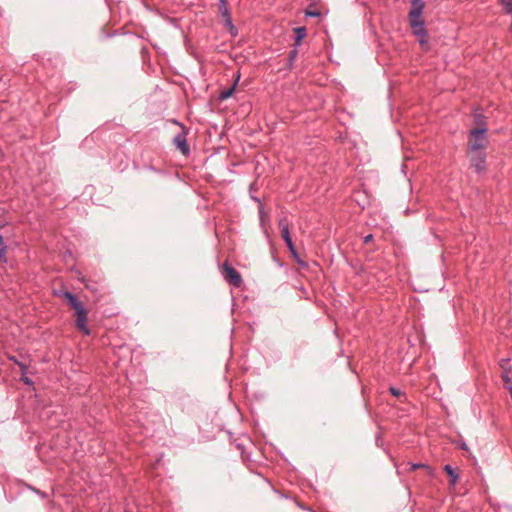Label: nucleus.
Wrapping results in <instances>:
<instances>
[{"label":"nucleus","instance_id":"1","mask_svg":"<svg viewBox=\"0 0 512 512\" xmlns=\"http://www.w3.org/2000/svg\"><path fill=\"white\" fill-rule=\"evenodd\" d=\"M486 132V127H476L470 131L468 152H484L489 144Z\"/></svg>","mask_w":512,"mask_h":512},{"label":"nucleus","instance_id":"2","mask_svg":"<svg viewBox=\"0 0 512 512\" xmlns=\"http://www.w3.org/2000/svg\"><path fill=\"white\" fill-rule=\"evenodd\" d=\"M421 15L422 11L420 6L416 9H411L409 12L410 25L413 33L419 37V42L424 47L427 44V35Z\"/></svg>","mask_w":512,"mask_h":512},{"label":"nucleus","instance_id":"3","mask_svg":"<svg viewBox=\"0 0 512 512\" xmlns=\"http://www.w3.org/2000/svg\"><path fill=\"white\" fill-rule=\"evenodd\" d=\"M222 273L227 282L239 287L242 284V277L238 271L231 267L227 262L223 264Z\"/></svg>","mask_w":512,"mask_h":512},{"label":"nucleus","instance_id":"4","mask_svg":"<svg viewBox=\"0 0 512 512\" xmlns=\"http://www.w3.org/2000/svg\"><path fill=\"white\" fill-rule=\"evenodd\" d=\"M471 166L477 171L485 170V153L484 152H468Z\"/></svg>","mask_w":512,"mask_h":512},{"label":"nucleus","instance_id":"5","mask_svg":"<svg viewBox=\"0 0 512 512\" xmlns=\"http://www.w3.org/2000/svg\"><path fill=\"white\" fill-rule=\"evenodd\" d=\"M279 228L281 231V236L285 240L287 246L289 247L290 251L294 253V244L292 242V239L290 237L289 233V223L286 219H281L279 221Z\"/></svg>","mask_w":512,"mask_h":512},{"label":"nucleus","instance_id":"6","mask_svg":"<svg viewBox=\"0 0 512 512\" xmlns=\"http://www.w3.org/2000/svg\"><path fill=\"white\" fill-rule=\"evenodd\" d=\"M185 132H183L182 134H179L177 136H175L174 138V144L176 145V147L184 154H188L189 152V147L187 145V142H186V139H185Z\"/></svg>","mask_w":512,"mask_h":512},{"label":"nucleus","instance_id":"7","mask_svg":"<svg viewBox=\"0 0 512 512\" xmlns=\"http://www.w3.org/2000/svg\"><path fill=\"white\" fill-rule=\"evenodd\" d=\"M87 323V313L80 314L76 316V327L84 332L85 334H89V330L86 326Z\"/></svg>","mask_w":512,"mask_h":512},{"label":"nucleus","instance_id":"8","mask_svg":"<svg viewBox=\"0 0 512 512\" xmlns=\"http://www.w3.org/2000/svg\"><path fill=\"white\" fill-rule=\"evenodd\" d=\"M238 80H239V76H237V79H236L235 83L233 84V86H231L228 89H224L220 92V95H219L220 100H226L233 95Z\"/></svg>","mask_w":512,"mask_h":512},{"label":"nucleus","instance_id":"9","mask_svg":"<svg viewBox=\"0 0 512 512\" xmlns=\"http://www.w3.org/2000/svg\"><path fill=\"white\" fill-rule=\"evenodd\" d=\"M294 31L296 35L294 45L299 46L306 36V29L304 27H298Z\"/></svg>","mask_w":512,"mask_h":512},{"label":"nucleus","instance_id":"10","mask_svg":"<svg viewBox=\"0 0 512 512\" xmlns=\"http://www.w3.org/2000/svg\"><path fill=\"white\" fill-rule=\"evenodd\" d=\"M444 470L445 472L447 473L448 476H450L451 478V483L452 484H456L457 480H458V475L456 474V472L454 471V469L450 466V465H446L444 467Z\"/></svg>","mask_w":512,"mask_h":512},{"label":"nucleus","instance_id":"11","mask_svg":"<svg viewBox=\"0 0 512 512\" xmlns=\"http://www.w3.org/2000/svg\"><path fill=\"white\" fill-rule=\"evenodd\" d=\"M63 296L67 300L70 307L73 309V307L77 304L78 299L68 291L64 292Z\"/></svg>","mask_w":512,"mask_h":512},{"label":"nucleus","instance_id":"12","mask_svg":"<svg viewBox=\"0 0 512 512\" xmlns=\"http://www.w3.org/2000/svg\"><path fill=\"white\" fill-rule=\"evenodd\" d=\"M219 11L223 17L227 19V21L230 23V17L227 9V2L226 0H223L222 3H220Z\"/></svg>","mask_w":512,"mask_h":512},{"label":"nucleus","instance_id":"13","mask_svg":"<svg viewBox=\"0 0 512 512\" xmlns=\"http://www.w3.org/2000/svg\"><path fill=\"white\" fill-rule=\"evenodd\" d=\"M73 310L75 311L76 316L80 315V314L87 313L83 303L80 301H78L77 304L73 307Z\"/></svg>","mask_w":512,"mask_h":512},{"label":"nucleus","instance_id":"14","mask_svg":"<svg viewBox=\"0 0 512 512\" xmlns=\"http://www.w3.org/2000/svg\"><path fill=\"white\" fill-rule=\"evenodd\" d=\"M501 4L506 13L512 12V0H501Z\"/></svg>","mask_w":512,"mask_h":512},{"label":"nucleus","instance_id":"15","mask_svg":"<svg viewBox=\"0 0 512 512\" xmlns=\"http://www.w3.org/2000/svg\"><path fill=\"white\" fill-rule=\"evenodd\" d=\"M0 260L3 262L7 261V249L4 244L0 245Z\"/></svg>","mask_w":512,"mask_h":512},{"label":"nucleus","instance_id":"16","mask_svg":"<svg viewBox=\"0 0 512 512\" xmlns=\"http://www.w3.org/2000/svg\"><path fill=\"white\" fill-rule=\"evenodd\" d=\"M475 122L477 124V127H486L485 120L482 115H476Z\"/></svg>","mask_w":512,"mask_h":512},{"label":"nucleus","instance_id":"17","mask_svg":"<svg viewBox=\"0 0 512 512\" xmlns=\"http://www.w3.org/2000/svg\"><path fill=\"white\" fill-rule=\"evenodd\" d=\"M418 6H420L421 11H423L424 3L422 0H412V9H416Z\"/></svg>","mask_w":512,"mask_h":512},{"label":"nucleus","instance_id":"18","mask_svg":"<svg viewBox=\"0 0 512 512\" xmlns=\"http://www.w3.org/2000/svg\"><path fill=\"white\" fill-rule=\"evenodd\" d=\"M417 468H427V469H429V467H427V466H426V465H424V464H414V465L412 466V469H413V470H414V469H417Z\"/></svg>","mask_w":512,"mask_h":512},{"label":"nucleus","instance_id":"19","mask_svg":"<svg viewBox=\"0 0 512 512\" xmlns=\"http://www.w3.org/2000/svg\"><path fill=\"white\" fill-rule=\"evenodd\" d=\"M390 391L395 396H399L400 395V391L398 389H396V388L392 387V388H390Z\"/></svg>","mask_w":512,"mask_h":512},{"label":"nucleus","instance_id":"20","mask_svg":"<svg viewBox=\"0 0 512 512\" xmlns=\"http://www.w3.org/2000/svg\"><path fill=\"white\" fill-rule=\"evenodd\" d=\"M507 362L508 361L506 359L501 360V364L500 365H501L503 371H507V369H506Z\"/></svg>","mask_w":512,"mask_h":512},{"label":"nucleus","instance_id":"21","mask_svg":"<svg viewBox=\"0 0 512 512\" xmlns=\"http://www.w3.org/2000/svg\"><path fill=\"white\" fill-rule=\"evenodd\" d=\"M296 55H297V50L296 49H294L293 51L290 52V58L291 59H294L296 57Z\"/></svg>","mask_w":512,"mask_h":512},{"label":"nucleus","instance_id":"22","mask_svg":"<svg viewBox=\"0 0 512 512\" xmlns=\"http://www.w3.org/2000/svg\"><path fill=\"white\" fill-rule=\"evenodd\" d=\"M372 239V235H368L365 237V242H368Z\"/></svg>","mask_w":512,"mask_h":512},{"label":"nucleus","instance_id":"23","mask_svg":"<svg viewBox=\"0 0 512 512\" xmlns=\"http://www.w3.org/2000/svg\"><path fill=\"white\" fill-rule=\"evenodd\" d=\"M308 15H311V16H317L318 14L315 13V12H309Z\"/></svg>","mask_w":512,"mask_h":512},{"label":"nucleus","instance_id":"24","mask_svg":"<svg viewBox=\"0 0 512 512\" xmlns=\"http://www.w3.org/2000/svg\"><path fill=\"white\" fill-rule=\"evenodd\" d=\"M3 244H4V243H3V236H2V235H0V245H3Z\"/></svg>","mask_w":512,"mask_h":512},{"label":"nucleus","instance_id":"25","mask_svg":"<svg viewBox=\"0 0 512 512\" xmlns=\"http://www.w3.org/2000/svg\"><path fill=\"white\" fill-rule=\"evenodd\" d=\"M462 448H463L464 450H467V446H466L465 444H463V445H462Z\"/></svg>","mask_w":512,"mask_h":512},{"label":"nucleus","instance_id":"26","mask_svg":"<svg viewBox=\"0 0 512 512\" xmlns=\"http://www.w3.org/2000/svg\"><path fill=\"white\" fill-rule=\"evenodd\" d=\"M222 2H223V0H220V3H222Z\"/></svg>","mask_w":512,"mask_h":512}]
</instances>
